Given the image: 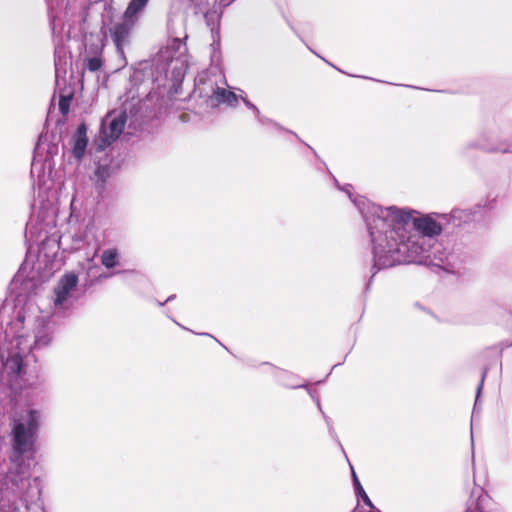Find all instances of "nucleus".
<instances>
[{
  "label": "nucleus",
  "mask_w": 512,
  "mask_h": 512,
  "mask_svg": "<svg viewBox=\"0 0 512 512\" xmlns=\"http://www.w3.org/2000/svg\"><path fill=\"white\" fill-rule=\"evenodd\" d=\"M126 123L125 114L117 117H105L101 122L99 136L97 140V150L102 151L114 142L124 130Z\"/></svg>",
  "instance_id": "6"
},
{
  "label": "nucleus",
  "mask_w": 512,
  "mask_h": 512,
  "mask_svg": "<svg viewBox=\"0 0 512 512\" xmlns=\"http://www.w3.org/2000/svg\"><path fill=\"white\" fill-rule=\"evenodd\" d=\"M71 100H72L71 94H68V95L60 94L59 110L61 111V113L63 115L68 114Z\"/></svg>",
  "instance_id": "17"
},
{
  "label": "nucleus",
  "mask_w": 512,
  "mask_h": 512,
  "mask_svg": "<svg viewBox=\"0 0 512 512\" xmlns=\"http://www.w3.org/2000/svg\"><path fill=\"white\" fill-rule=\"evenodd\" d=\"M135 25L136 23L123 17L121 22L115 23L109 29L110 37L116 48L118 69L124 68L128 63L125 56V48L131 44Z\"/></svg>",
  "instance_id": "5"
},
{
  "label": "nucleus",
  "mask_w": 512,
  "mask_h": 512,
  "mask_svg": "<svg viewBox=\"0 0 512 512\" xmlns=\"http://www.w3.org/2000/svg\"><path fill=\"white\" fill-rule=\"evenodd\" d=\"M487 375V369H484L483 373H482V377H481V382L480 384L478 385V388H477V396H476V400L478 399L479 397V394H480V391L482 389V386H483V383H484V379Z\"/></svg>",
  "instance_id": "23"
},
{
  "label": "nucleus",
  "mask_w": 512,
  "mask_h": 512,
  "mask_svg": "<svg viewBox=\"0 0 512 512\" xmlns=\"http://www.w3.org/2000/svg\"><path fill=\"white\" fill-rule=\"evenodd\" d=\"M71 146V152L73 157L80 161L86 151L88 145V137H87V126L85 123H81L69 142Z\"/></svg>",
  "instance_id": "10"
},
{
  "label": "nucleus",
  "mask_w": 512,
  "mask_h": 512,
  "mask_svg": "<svg viewBox=\"0 0 512 512\" xmlns=\"http://www.w3.org/2000/svg\"><path fill=\"white\" fill-rule=\"evenodd\" d=\"M101 264L107 269H113L119 264L120 253L117 248L105 249L100 256Z\"/></svg>",
  "instance_id": "14"
},
{
  "label": "nucleus",
  "mask_w": 512,
  "mask_h": 512,
  "mask_svg": "<svg viewBox=\"0 0 512 512\" xmlns=\"http://www.w3.org/2000/svg\"><path fill=\"white\" fill-rule=\"evenodd\" d=\"M31 389H32V390H37V389H38V387H37V385H36L35 387H32Z\"/></svg>",
  "instance_id": "28"
},
{
  "label": "nucleus",
  "mask_w": 512,
  "mask_h": 512,
  "mask_svg": "<svg viewBox=\"0 0 512 512\" xmlns=\"http://www.w3.org/2000/svg\"><path fill=\"white\" fill-rule=\"evenodd\" d=\"M276 381L285 388L298 389L307 388L306 384L299 383V377L289 371L275 369L274 373Z\"/></svg>",
  "instance_id": "12"
},
{
  "label": "nucleus",
  "mask_w": 512,
  "mask_h": 512,
  "mask_svg": "<svg viewBox=\"0 0 512 512\" xmlns=\"http://www.w3.org/2000/svg\"><path fill=\"white\" fill-rule=\"evenodd\" d=\"M173 321H174V322L176 323V325H178L179 327H181V328H183V329H187L186 327L182 326L181 324H179V322L175 321L174 319H173Z\"/></svg>",
  "instance_id": "27"
},
{
  "label": "nucleus",
  "mask_w": 512,
  "mask_h": 512,
  "mask_svg": "<svg viewBox=\"0 0 512 512\" xmlns=\"http://www.w3.org/2000/svg\"><path fill=\"white\" fill-rule=\"evenodd\" d=\"M83 269L87 271L88 275H90L94 269H98L97 264L94 262V256L86 260V263L83 264Z\"/></svg>",
  "instance_id": "19"
},
{
  "label": "nucleus",
  "mask_w": 512,
  "mask_h": 512,
  "mask_svg": "<svg viewBox=\"0 0 512 512\" xmlns=\"http://www.w3.org/2000/svg\"><path fill=\"white\" fill-rule=\"evenodd\" d=\"M241 100L243 101V103L245 104V106L252 110L253 113L255 114V116H259V112L260 110L251 102L249 101L246 97L244 96H240Z\"/></svg>",
  "instance_id": "20"
},
{
  "label": "nucleus",
  "mask_w": 512,
  "mask_h": 512,
  "mask_svg": "<svg viewBox=\"0 0 512 512\" xmlns=\"http://www.w3.org/2000/svg\"><path fill=\"white\" fill-rule=\"evenodd\" d=\"M257 118V120L259 121V123L261 125H268V124H273V125H277L276 123H274L271 119L267 118V117H264L261 115V113L259 112V116H255Z\"/></svg>",
  "instance_id": "21"
},
{
  "label": "nucleus",
  "mask_w": 512,
  "mask_h": 512,
  "mask_svg": "<svg viewBox=\"0 0 512 512\" xmlns=\"http://www.w3.org/2000/svg\"><path fill=\"white\" fill-rule=\"evenodd\" d=\"M57 53H58V51H56V54ZM55 71H56V83H57V85H59L60 73L63 72L65 74L66 73V69L64 67V64L62 63L61 57L57 56V55H56V58H55Z\"/></svg>",
  "instance_id": "18"
},
{
  "label": "nucleus",
  "mask_w": 512,
  "mask_h": 512,
  "mask_svg": "<svg viewBox=\"0 0 512 512\" xmlns=\"http://www.w3.org/2000/svg\"><path fill=\"white\" fill-rule=\"evenodd\" d=\"M471 149H479L486 152L512 153V141L494 144L489 142L485 136H480L475 140L467 142L463 146L462 152L467 153Z\"/></svg>",
  "instance_id": "9"
},
{
  "label": "nucleus",
  "mask_w": 512,
  "mask_h": 512,
  "mask_svg": "<svg viewBox=\"0 0 512 512\" xmlns=\"http://www.w3.org/2000/svg\"><path fill=\"white\" fill-rule=\"evenodd\" d=\"M96 185L99 188H102L107 181V179L111 176V167L108 164L99 163L94 171Z\"/></svg>",
  "instance_id": "15"
},
{
  "label": "nucleus",
  "mask_w": 512,
  "mask_h": 512,
  "mask_svg": "<svg viewBox=\"0 0 512 512\" xmlns=\"http://www.w3.org/2000/svg\"><path fill=\"white\" fill-rule=\"evenodd\" d=\"M175 298V295H171L169 296L164 302H158V305L159 306H163L165 303L167 302H170L171 300H173Z\"/></svg>",
  "instance_id": "24"
},
{
  "label": "nucleus",
  "mask_w": 512,
  "mask_h": 512,
  "mask_svg": "<svg viewBox=\"0 0 512 512\" xmlns=\"http://www.w3.org/2000/svg\"><path fill=\"white\" fill-rule=\"evenodd\" d=\"M370 508V510L368 512H381L378 508H376L374 506V504L372 503V506H368Z\"/></svg>",
  "instance_id": "25"
},
{
  "label": "nucleus",
  "mask_w": 512,
  "mask_h": 512,
  "mask_svg": "<svg viewBox=\"0 0 512 512\" xmlns=\"http://www.w3.org/2000/svg\"><path fill=\"white\" fill-rule=\"evenodd\" d=\"M362 215L372 244L373 276L380 270L406 263L438 259L446 270L454 271L467 256L457 251L440 252L431 242L441 234L445 222L430 215L414 216L416 211L396 206L382 207L363 196H354L353 187H341Z\"/></svg>",
  "instance_id": "2"
},
{
  "label": "nucleus",
  "mask_w": 512,
  "mask_h": 512,
  "mask_svg": "<svg viewBox=\"0 0 512 512\" xmlns=\"http://www.w3.org/2000/svg\"><path fill=\"white\" fill-rule=\"evenodd\" d=\"M78 276L73 272L62 275L53 290L51 307L48 313L51 317H66L77 301Z\"/></svg>",
  "instance_id": "3"
},
{
  "label": "nucleus",
  "mask_w": 512,
  "mask_h": 512,
  "mask_svg": "<svg viewBox=\"0 0 512 512\" xmlns=\"http://www.w3.org/2000/svg\"><path fill=\"white\" fill-rule=\"evenodd\" d=\"M115 273H108V274H102L100 275L101 278H109L111 277L112 275H114Z\"/></svg>",
  "instance_id": "26"
},
{
  "label": "nucleus",
  "mask_w": 512,
  "mask_h": 512,
  "mask_svg": "<svg viewBox=\"0 0 512 512\" xmlns=\"http://www.w3.org/2000/svg\"><path fill=\"white\" fill-rule=\"evenodd\" d=\"M35 307L6 300L0 307V404L8 405L11 466L0 486L3 512H43L41 488L31 477L23 456L34 450L45 413L35 404L23 402L25 358L48 347L54 334L50 316H35Z\"/></svg>",
  "instance_id": "1"
},
{
  "label": "nucleus",
  "mask_w": 512,
  "mask_h": 512,
  "mask_svg": "<svg viewBox=\"0 0 512 512\" xmlns=\"http://www.w3.org/2000/svg\"><path fill=\"white\" fill-rule=\"evenodd\" d=\"M191 2L197 7L198 12H204L203 6L206 3V0H191Z\"/></svg>",
  "instance_id": "22"
},
{
  "label": "nucleus",
  "mask_w": 512,
  "mask_h": 512,
  "mask_svg": "<svg viewBox=\"0 0 512 512\" xmlns=\"http://www.w3.org/2000/svg\"><path fill=\"white\" fill-rule=\"evenodd\" d=\"M44 150L43 143L41 142V139H39L35 150H34V156L33 161L31 165V176L34 178L37 174V182H34V187L37 185L39 190H42L43 188L49 189L50 186H47L48 182V176L45 173V163L47 161V157H43L42 151Z\"/></svg>",
  "instance_id": "7"
},
{
  "label": "nucleus",
  "mask_w": 512,
  "mask_h": 512,
  "mask_svg": "<svg viewBox=\"0 0 512 512\" xmlns=\"http://www.w3.org/2000/svg\"><path fill=\"white\" fill-rule=\"evenodd\" d=\"M440 217L445 224L451 223L454 227L475 219L474 212L471 209H454L450 214H441Z\"/></svg>",
  "instance_id": "11"
},
{
  "label": "nucleus",
  "mask_w": 512,
  "mask_h": 512,
  "mask_svg": "<svg viewBox=\"0 0 512 512\" xmlns=\"http://www.w3.org/2000/svg\"><path fill=\"white\" fill-rule=\"evenodd\" d=\"M224 86H227V83L222 74L215 77H207L206 79L199 76L196 80L195 91H198L200 96L206 97L211 106L227 104L230 107H235L239 96L232 91L226 90Z\"/></svg>",
  "instance_id": "4"
},
{
  "label": "nucleus",
  "mask_w": 512,
  "mask_h": 512,
  "mask_svg": "<svg viewBox=\"0 0 512 512\" xmlns=\"http://www.w3.org/2000/svg\"><path fill=\"white\" fill-rule=\"evenodd\" d=\"M149 0H131L124 12L123 17L137 23L140 14L144 11Z\"/></svg>",
  "instance_id": "13"
},
{
  "label": "nucleus",
  "mask_w": 512,
  "mask_h": 512,
  "mask_svg": "<svg viewBox=\"0 0 512 512\" xmlns=\"http://www.w3.org/2000/svg\"><path fill=\"white\" fill-rule=\"evenodd\" d=\"M352 479L356 496L358 498H361L365 505L372 506V501L370 500L365 490L363 489L354 470H352Z\"/></svg>",
  "instance_id": "16"
},
{
  "label": "nucleus",
  "mask_w": 512,
  "mask_h": 512,
  "mask_svg": "<svg viewBox=\"0 0 512 512\" xmlns=\"http://www.w3.org/2000/svg\"><path fill=\"white\" fill-rule=\"evenodd\" d=\"M104 44L101 39L97 38L94 42L86 44L83 68L90 71L96 72L101 69L103 65V53Z\"/></svg>",
  "instance_id": "8"
}]
</instances>
